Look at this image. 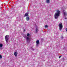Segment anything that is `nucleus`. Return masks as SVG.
<instances>
[{"label":"nucleus","instance_id":"obj_11","mask_svg":"<svg viewBox=\"0 0 67 67\" xmlns=\"http://www.w3.org/2000/svg\"><path fill=\"white\" fill-rule=\"evenodd\" d=\"M37 32H38V29H37V28H36V32L37 33Z\"/></svg>","mask_w":67,"mask_h":67},{"label":"nucleus","instance_id":"obj_19","mask_svg":"<svg viewBox=\"0 0 67 67\" xmlns=\"http://www.w3.org/2000/svg\"><path fill=\"white\" fill-rule=\"evenodd\" d=\"M66 32H67V28L66 29Z\"/></svg>","mask_w":67,"mask_h":67},{"label":"nucleus","instance_id":"obj_10","mask_svg":"<svg viewBox=\"0 0 67 67\" xmlns=\"http://www.w3.org/2000/svg\"><path fill=\"white\" fill-rule=\"evenodd\" d=\"M46 2L47 3H49V0H46Z\"/></svg>","mask_w":67,"mask_h":67},{"label":"nucleus","instance_id":"obj_21","mask_svg":"<svg viewBox=\"0 0 67 67\" xmlns=\"http://www.w3.org/2000/svg\"><path fill=\"white\" fill-rule=\"evenodd\" d=\"M65 19H67V18H65Z\"/></svg>","mask_w":67,"mask_h":67},{"label":"nucleus","instance_id":"obj_13","mask_svg":"<svg viewBox=\"0 0 67 67\" xmlns=\"http://www.w3.org/2000/svg\"><path fill=\"white\" fill-rule=\"evenodd\" d=\"M30 35V34L29 33H28L27 34V36L29 37Z\"/></svg>","mask_w":67,"mask_h":67},{"label":"nucleus","instance_id":"obj_15","mask_svg":"<svg viewBox=\"0 0 67 67\" xmlns=\"http://www.w3.org/2000/svg\"><path fill=\"white\" fill-rule=\"evenodd\" d=\"M2 56L1 55H0V58H2Z\"/></svg>","mask_w":67,"mask_h":67},{"label":"nucleus","instance_id":"obj_14","mask_svg":"<svg viewBox=\"0 0 67 67\" xmlns=\"http://www.w3.org/2000/svg\"><path fill=\"white\" fill-rule=\"evenodd\" d=\"M48 27V26H47V25H46L45 26V28H46V27Z\"/></svg>","mask_w":67,"mask_h":67},{"label":"nucleus","instance_id":"obj_8","mask_svg":"<svg viewBox=\"0 0 67 67\" xmlns=\"http://www.w3.org/2000/svg\"><path fill=\"white\" fill-rule=\"evenodd\" d=\"M26 20L27 21H29V20H30V18H29V17H27L26 18Z\"/></svg>","mask_w":67,"mask_h":67},{"label":"nucleus","instance_id":"obj_20","mask_svg":"<svg viewBox=\"0 0 67 67\" xmlns=\"http://www.w3.org/2000/svg\"><path fill=\"white\" fill-rule=\"evenodd\" d=\"M24 32H25V30L24 29Z\"/></svg>","mask_w":67,"mask_h":67},{"label":"nucleus","instance_id":"obj_9","mask_svg":"<svg viewBox=\"0 0 67 67\" xmlns=\"http://www.w3.org/2000/svg\"><path fill=\"white\" fill-rule=\"evenodd\" d=\"M29 16V15H28V13H26L25 15V16Z\"/></svg>","mask_w":67,"mask_h":67},{"label":"nucleus","instance_id":"obj_2","mask_svg":"<svg viewBox=\"0 0 67 67\" xmlns=\"http://www.w3.org/2000/svg\"><path fill=\"white\" fill-rule=\"evenodd\" d=\"M9 36L8 35H7L5 36V41L6 42V43H8L9 41Z\"/></svg>","mask_w":67,"mask_h":67},{"label":"nucleus","instance_id":"obj_3","mask_svg":"<svg viewBox=\"0 0 67 67\" xmlns=\"http://www.w3.org/2000/svg\"><path fill=\"white\" fill-rule=\"evenodd\" d=\"M59 30L60 31H61L63 28V25L62 24H60L59 25Z\"/></svg>","mask_w":67,"mask_h":67},{"label":"nucleus","instance_id":"obj_16","mask_svg":"<svg viewBox=\"0 0 67 67\" xmlns=\"http://www.w3.org/2000/svg\"><path fill=\"white\" fill-rule=\"evenodd\" d=\"M61 57H62V55H60L59 56V58H60Z\"/></svg>","mask_w":67,"mask_h":67},{"label":"nucleus","instance_id":"obj_18","mask_svg":"<svg viewBox=\"0 0 67 67\" xmlns=\"http://www.w3.org/2000/svg\"><path fill=\"white\" fill-rule=\"evenodd\" d=\"M32 51H34V49L32 48Z\"/></svg>","mask_w":67,"mask_h":67},{"label":"nucleus","instance_id":"obj_1","mask_svg":"<svg viewBox=\"0 0 67 67\" xmlns=\"http://www.w3.org/2000/svg\"><path fill=\"white\" fill-rule=\"evenodd\" d=\"M60 14V11L59 10H58L56 13H55L54 15V18L56 19H57L59 16Z\"/></svg>","mask_w":67,"mask_h":67},{"label":"nucleus","instance_id":"obj_4","mask_svg":"<svg viewBox=\"0 0 67 67\" xmlns=\"http://www.w3.org/2000/svg\"><path fill=\"white\" fill-rule=\"evenodd\" d=\"M25 38H26V40L27 42H30V41L31 38H29V37H25V36H24Z\"/></svg>","mask_w":67,"mask_h":67},{"label":"nucleus","instance_id":"obj_7","mask_svg":"<svg viewBox=\"0 0 67 67\" xmlns=\"http://www.w3.org/2000/svg\"><path fill=\"white\" fill-rule=\"evenodd\" d=\"M14 55H15V57L17 56V55H18V54L16 52H15L14 53Z\"/></svg>","mask_w":67,"mask_h":67},{"label":"nucleus","instance_id":"obj_5","mask_svg":"<svg viewBox=\"0 0 67 67\" xmlns=\"http://www.w3.org/2000/svg\"><path fill=\"white\" fill-rule=\"evenodd\" d=\"M63 15L64 16H66L67 15V13H66V12L64 10H63Z\"/></svg>","mask_w":67,"mask_h":67},{"label":"nucleus","instance_id":"obj_12","mask_svg":"<svg viewBox=\"0 0 67 67\" xmlns=\"http://www.w3.org/2000/svg\"><path fill=\"white\" fill-rule=\"evenodd\" d=\"M3 45L2 44H0V47L1 48L2 47Z\"/></svg>","mask_w":67,"mask_h":67},{"label":"nucleus","instance_id":"obj_6","mask_svg":"<svg viewBox=\"0 0 67 67\" xmlns=\"http://www.w3.org/2000/svg\"><path fill=\"white\" fill-rule=\"evenodd\" d=\"M39 42H40V41L39 40H38L36 41V46H38V44H39Z\"/></svg>","mask_w":67,"mask_h":67},{"label":"nucleus","instance_id":"obj_17","mask_svg":"<svg viewBox=\"0 0 67 67\" xmlns=\"http://www.w3.org/2000/svg\"><path fill=\"white\" fill-rule=\"evenodd\" d=\"M61 38L62 39H63V36H61Z\"/></svg>","mask_w":67,"mask_h":67}]
</instances>
